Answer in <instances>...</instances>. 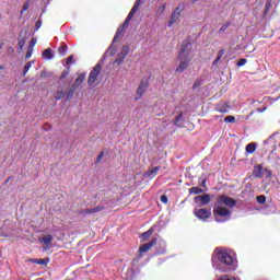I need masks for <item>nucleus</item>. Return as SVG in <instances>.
Instances as JSON below:
<instances>
[{
  "label": "nucleus",
  "mask_w": 280,
  "mask_h": 280,
  "mask_svg": "<svg viewBox=\"0 0 280 280\" xmlns=\"http://www.w3.org/2000/svg\"><path fill=\"white\" fill-rule=\"evenodd\" d=\"M196 1H198V0H192L194 3H196Z\"/></svg>",
  "instance_id": "13d9d810"
},
{
  "label": "nucleus",
  "mask_w": 280,
  "mask_h": 280,
  "mask_svg": "<svg viewBox=\"0 0 280 280\" xmlns=\"http://www.w3.org/2000/svg\"><path fill=\"white\" fill-rule=\"evenodd\" d=\"M165 8H166L165 4H162V5L160 7V9H161L162 11L165 10Z\"/></svg>",
  "instance_id": "864d4df0"
},
{
  "label": "nucleus",
  "mask_w": 280,
  "mask_h": 280,
  "mask_svg": "<svg viewBox=\"0 0 280 280\" xmlns=\"http://www.w3.org/2000/svg\"><path fill=\"white\" fill-rule=\"evenodd\" d=\"M161 170V166H154L150 171L147 172L149 176H156V173Z\"/></svg>",
  "instance_id": "cd10ccee"
},
{
  "label": "nucleus",
  "mask_w": 280,
  "mask_h": 280,
  "mask_svg": "<svg viewBox=\"0 0 280 280\" xmlns=\"http://www.w3.org/2000/svg\"><path fill=\"white\" fill-rule=\"evenodd\" d=\"M44 60H54V50L51 48H47L42 52Z\"/></svg>",
  "instance_id": "2eb2a0df"
},
{
  "label": "nucleus",
  "mask_w": 280,
  "mask_h": 280,
  "mask_svg": "<svg viewBox=\"0 0 280 280\" xmlns=\"http://www.w3.org/2000/svg\"><path fill=\"white\" fill-rule=\"evenodd\" d=\"M52 241H54V235H51V234H47L43 238L39 240V242H42V244H45L46 246H49Z\"/></svg>",
  "instance_id": "a211bd4d"
},
{
  "label": "nucleus",
  "mask_w": 280,
  "mask_h": 280,
  "mask_svg": "<svg viewBox=\"0 0 280 280\" xmlns=\"http://www.w3.org/2000/svg\"><path fill=\"white\" fill-rule=\"evenodd\" d=\"M30 69H32V61H28V62L24 66L23 78H25V75H27V71H30Z\"/></svg>",
  "instance_id": "c756f323"
},
{
  "label": "nucleus",
  "mask_w": 280,
  "mask_h": 280,
  "mask_svg": "<svg viewBox=\"0 0 280 280\" xmlns=\"http://www.w3.org/2000/svg\"><path fill=\"white\" fill-rule=\"evenodd\" d=\"M42 26H43V20H38V21L35 23V32H38Z\"/></svg>",
  "instance_id": "58836bf2"
},
{
  "label": "nucleus",
  "mask_w": 280,
  "mask_h": 280,
  "mask_svg": "<svg viewBox=\"0 0 280 280\" xmlns=\"http://www.w3.org/2000/svg\"><path fill=\"white\" fill-rule=\"evenodd\" d=\"M125 277H126V280H135V269L132 268L127 269Z\"/></svg>",
  "instance_id": "393cba45"
},
{
  "label": "nucleus",
  "mask_w": 280,
  "mask_h": 280,
  "mask_svg": "<svg viewBox=\"0 0 280 280\" xmlns=\"http://www.w3.org/2000/svg\"><path fill=\"white\" fill-rule=\"evenodd\" d=\"M215 203L221 207H229L230 209H233V207L237 205V201L231 197H226V195H221L218 197Z\"/></svg>",
  "instance_id": "423d86ee"
},
{
  "label": "nucleus",
  "mask_w": 280,
  "mask_h": 280,
  "mask_svg": "<svg viewBox=\"0 0 280 280\" xmlns=\"http://www.w3.org/2000/svg\"><path fill=\"white\" fill-rule=\"evenodd\" d=\"M198 86V83H194L192 89H196Z\"/></svg>",
  "instance_id": "5fc2aeb1"
},
{
  "label": "nucleus",
  "mask_w": 280,
  "mask_h": 280,
  "mask_svg": "<svg viewBox=\"0 0 280 280\" xmlns=\"http://www.w3.org/2000/svg\"><path fill=\"white\" fill-rule=\"evenodd\" d=\"M179 65L176 68L177 73H183L187 67H189L190 58H185V57H178Z\"/></svg>",
  "instance_id": "f8f14e48"
},
{
  "label": "nucleus",
  "mask_w": 280,
  "mask_h": 280,
  "mask_svg": "<svg viewBox=\"0 0 280 280\" xmlns=\"http://www.w3.org/2000/svg\"><path fill=\"white\" fill-rule=\"evenodd\" d=\"M149 86H150V79H143L137 89L138 97H143Z\"/></svg>",
  "instance_id": "9b49d317"
},
{
  "label": "nucleus",
  "mask_w": 280,
  "mask_h": 280,
  "mask_svg": "<svg viewBox=\"0 0 280 280\" xmlns=\"http://www.w3.org/2000/svg\"><path fill=\"white\" fill-rule=\"evenodd\" d=\"M231 215H232V212L231 210H229V208L214 203L213 217L215 222H219V223L229 222V220H231Z\"/></svg>",
  "instance_id": "7ed1b4c3"
},
{
  "label": "nucleus",
  "mask_w": 280,
  "mask_h": 280,
  "mask_svg": "<svg viewBox=\"0 0 280 280\" xmlns=\"http://www.w3.org/2000/svg\"><path fill=\"white\" fill-rule=\"evenodd\" d=\"M102 159H104V152L103 151L97 155L96 163H100V161H102Z\"/></svg>",
  "instance_id": "a18cd8bd"
},
{
  "label": "nucleus",
  "mask_w": 280,
  "mask_h": 280,
  "mask_svg": "<svg viewBox=\"0 0 280 280\" xmlns=\"http://www.w3.org/2000/svg\"><path fill=\"white\" fill-rule=\"evenodd\" d=\"M255 150H257V142H250L245 147V152L247 154L255 153Z\"/></svg>",
  "instance_id": "dca6fc26"
},
{
  "label": "nucleus",
  "mask_w": 280,
  "mask_h": 280,
  "mask_svg": "<svg viewBox=\"0 0 280 280\" xmlns=\"http://www.w3.org/2000/svg\"><path fill=\"white\" fill-rule=\"evenodd\" d=\"M254 178H272V171L264 168L262 164H256L253 168Z\"/></svg>",
  "instance_id": "20e7f679"
},
{
  "label": "nucleus",
  "mask_w": 280,
  "mask_h": 280,
  "mask_svg": "<svg viewBox=\"0 0 280 280\" xmlns=\"http://www.w3.org/2000/svg\"><path fill=\"white\" fill-rule=\"evenodd\" d=\"M67 75H69V72H62L61 73V79L63 80V78H67Z\"/></svg>",
  "instance_id": "603ef678"
},
{
  "label": "nucleus",
  "mask_w": 280,
  "mask_h": 280,
  "mask_svg": "<svg viewBox=\"0 0 280 280\" xmlns=\"http://www.w3.org/2000/svg\"><path fill=\"white\" fill-rule=\"evenodd\" d=\"M184 9L185 5L179 4L171 14V19H173V21H177L178 19H180V12H183Z\"/></svg>",
  "instance_id": "4468645a"
},
{
  "label": "nucleus",
  "mask_w": 280,
  "mask_h": 280,
  "mask_svg": "<svg viewBox=\"0 0 280 280\" xmlns=\"http://www.w3.org/2000/svg\"><path fill=\"white\" fill-rule=\"evenodd\" d=\"M229 27H231V22L223 24L219 30V34H224L229 30Z\"/></svg>",
  "instance_id": "c85d7f7f"
},
{
  "label": "nucleus",
  "mask_w": 280,
  "mask_h": 280,
  "mask_svg": "<svg viewBox=\"0 0 280 280\" xmlns=\"http://www.w3.org/2000/svg\"><path fill=\"white\" fill-rule=\"evenodd\" d=\"M4 67L3 66H0V71H3Z\"/></svg>",
  "instance_id": "4d7b16f0"
},
{
  "label": "nucleus",
  "mask_w": 280,
  "mask_h": 280,
  "mask_svg": "<svg viewBox=\"0 0 280 280\" xmlns=\"http://www.w3.org/2000/svg\"><path fill=\"white\" fill-rule=\"evenodd\" d=\"M194 202L195 205H197V207H205L209 205V202H211V196L210 195L196 196L194 198Z\"/></svg>",
  "instance_id": "9d476101"
},
{
  "label": "nucleus",
  "mask_w": 280,
  "mask_h": 280,
  "mask_svg": "<svg viewBox=\"0 0 280 280\" xmlns=\"http://www.w3.org/2000/svg\"><path fill=\"white\" fill-rule=\"evenodd\" d=\"M220 60H222V56L221 55H219L217 57V59L212 62V65H218V62H220Z\"/></svg>",
  "instance_id": "de8ad7c7"
},
{
  "label": "nucleus",
  "mask_w": 280,
  "mask_h": 280,
  "mask_svg": "<svg viewBox=\"0 0 280 280\" xmlns=\"http://www.w3.org/2000/svg\"><path fill=\"white\" fill-rule=\"evenodd\" d=\"M217 110H218V113H229V107L223 106V105H218Z\"/></svg>",
  "instance_id": "473e14b6"
},
{
  "label": "nucleus",
  "mask_w": 280,
  "mask_h": 280,
  "mask_svg": "<svg viewBox=\"0 0 280 280\" xmlns=\"http://www.w3.org/2000/svg\"><path fill=\"white\" fill-rule=\"evenodd\" d=\"M194 214L196 218H198V220H201V222H207V220L211 218V211L205 208H200V209L196 208L194 210Z\"/></svg>",
  "instance_id": "0eeeda50"
},
{
  "label": "nucleus",
  "mask_w": 280,
  "mask_h": 280,
  "mask_svg": "<svg viewBox=\"0 0 280 280\" xmlns=\"http://www.w3.org/2000/svg\"><path fill=\"white\" fill-rule=\"evenodd\" d=\"M201 187H207V179H202L199 184Z\"/></svg>",
  "instance_id": "8fccbe9b"
},
{
  "label": "nucleus",
  "mask_w": 280,
  "mask_h": 280,
  "mask_svg": "<svg viewBox=\"0 0 280 280\" xmlns=\"http://www.w3.org/2000/svg\"><path fill=\"white\" fill-rule=\"evenodd\" d=\"M246 62H247V60L245 58H241V59H238L236 65H237V67H244V65H246Z\"/></svg>",
  "instance_id": "ea45409f"
},
{
  "label": "nucleus",
  "mask_w": 280,
  "mask_h": 280,
  "mask_svg": "<svg viewBox=\"0 0 280 280\" xmlns=\"http://www.w3.org/2000/svg\"><path fill=\"white\" fill-rule=\"evenodd\" d=\"M129 51H130V48L128 46H124L121 48V50L119 51V54H121L126 58V56H128Z\"/></svg>",
  "instance_id": "2f4dec72"
},
{
  "label": "nucleus",
  "mask_w": 280,
  "mask_h": 280,
  "mask_svg": "<svg viewBox=\"0 0 280 280\" xmlns=\"http://www.w3.org/2000/svg\"><path fill=\"white\" fill-rule=\"evenodd\" d=\"M266 108H267V107L257 108V113H266Z\"/></svg>",
  "instance_id": "3c124183"
},
{
  "label": "nucleus",
  "mask_w": 280,
  "mask_h": 280,
  "mask_svg": "<svg viewBox=\"0 0 280 280\" xmlns=\"http://www.w3.org/2000/svg\"><path fill=\"white\" fill-rule=\"evenodd\" d=\"M2 48H3V43L0 42V49H2Z\"/></svg>",
  "instance_id": "6e6d98bb"
},
{
  "label": "nucleus",
  "mask_w": 280,
  "mask_h": 280,
  "mask_svg": "<svg viewBox=\"0 0 280 280\" xmlns=\"http://www.w3.org/2000/svg\"><path fill=\"white\" fill-rule=\"evenodd\" d=\"M165 253V243H163V248L161 250H156L158 255H163Z\"/></svg>",
  "instance_id": "49530a36"
},
{
  "label": "nucleus",
  "mask_w": 280,
  "mask_h": 280,
  "mask_svg": "<svg viewBox=\"0 0 280 280\" xmlns=\"http://www.w3.org/2000/svg\"><path fill=\"white\" fill-rule=\"evenodd\" d=\"M124 60H126V57L122 56L121 52H118V55L116 56V59L114 61V65H121L124 62Z\"/></svg>",
  "instance_id": "bb28decb"
},
{
  "label": "nucleus",
  "mask_w": 280,
  "mask_h": 280,
  "mask_svg": "<svg viewBox=\"0 0 280 280\" xmlns=\"http://www.w3.org/2000/svg\"><path fill=\"white\" fill-rule=\"evenodd\" d=\"M189 194H194L195 196H198V194H205V190L200 187H191L189 189Z\"/></svg>",
  "instance_id": "a878e982"
},
{
  "label": "nucleus",
  "mask_w": 280,
  "mask_h": 280,
  "mask_svg": "<svg viewBox=\"0 0 280 280\" xmlns=\"http://www.w3.org/2000/svg\"><path fill=\"white\" fill-rule=\"evenodd\" d=\"M256 200H257L258 205H265L266 203V197L264 195L257 196Z\"/></svg>",
  "instance_id": "72a5a7b5"
},
{
  "label": "nucleus",
  "mask_w": 280,
  "mask_h": 280,
  "mask_svg": "<svg viewBox=\"0 0 280 280\" xmlns=\"http://www.w3.org/2000/svg\"><path fill=\"white\" fill-rule=\"evenodd\" d=\"M160 200H161V202H163V205H167V196L162 195V196L160 197Z\"/></svg>",
  "instance_id": "37998d69"
},
{
  "label": "nucleus",
  "mask_w": 280,
  "mask_h": 280,
  "mask_svg": "<svg viewBox=\"0 0 280 280\" xmlns=\"http://www.w3.org/2000/svg\"><path fill=\"white\" fill-rule=\"evenodd\" d=\"M62 97H65V91L58 90L55 95V100L60 101V100H62Z\"/></svg>",
  "instance_id": "7c9ffc66"
},
{
  "label": "nucleus",
  "mask_w": 280,
  "mask_h": 280,
  "mask_svg": "<svg viewBox=\"0 0 280 280\" xmlns=\"http://www.w3.org/2000/svg\"><path fill=\"white\" fill-rule=\"evenodd\" d=\"M175 126H178V128H180V126H183V124H185V118H183V113H179L178 116L175 117Z\"/></svg>",
  "instance_id": "aec40b11"
},
{
  "label": "nucleus",
  "mask_w": 280,
  "mask_h": 280,
  "mask_svg": "<svg viewBox=\"0 0 280 280\" xmlns=\"http://www.w3.org/2000/svg\"><path fill=\"white\" fill-rule=\"evenodd\" d=\"M102 62H104V58H102L100 62L90 72L88 78L89 86H93L95 84V80H97V75L102 73Z\"/></svg>",
  "instance_id": "39448f33"
},
{
  "label": "nucleus",
  "mask_w": 280,
  "mask_h": 280,
  "mask_svg": "<svg viewBox=\"0 0 280 280\" xmlns=\"http://www.w3.org/2000/svg\"><path fill=\"white\" fill-rule=\"evenodd\" d=\"M190 54H191V43H189V40H184L182 44V48L179 49L178 57L189 58Z\"/></svg>",
  "instance_id": "6e6552de"
},
{
  "label": "nucleus",
  "mask_w": 280,
  "mask_h": 280,
  "mask_svg": "<svg viewBox=\"0 0 280 280\" xmlns=\"http://www.w3.org/2000/svg\"><path fill=\"white\" fill-rule=\"evenodd\" d=\"M218 280H237V279H235V277H231L229 275H223Z\"/></svg>",
  "instance_id": "e433bc0d"
},
{
  "label": "nucleus",
  "mask_w": 280,
  "mask_h": 280,
  "mask_svg": "<svg viewBox=\"0 0 280 280\" xmlns=\"http://www.w3.org/2000/svg\"><path fill=\"white\" fill-rule=\"evenodd\" d=\"M212 268L217 272H233L237 270V258L233 250L217 247L212 254Z\"/></svg>",
  "instance_id": "f257e3e1"
},
{
  "label": "nucleus",
  "mask_w": 280,
  "mask_h": 280,
  "mask_svg": "<svg viewBox=\"0 0 280 280\" xmlns=\"http://www.w3.org/2000/svg\"><path fill=\"white\" fill-rule=\"evenodd\" d=\"M141 3H143V0H136L133 7L131 8L130 12L128 13V15L125 20V22L116 31V33L114 35V42L119 40V37L124 35V32H126V27H128V24L130 23V21H132V16H135V14H137V12H139V8L141 5Z\"/></svg>",
  "instance_id": "f03ea898"
},
{
  "label": "nucleus",
  "mask_w": 280,
  "mask_h": 280,
  "mask_svg": "<svg viewBox=\"0 0 280 280\" xmlns=\"http://www.w3.org/2000/svg\"><path fill=\"white\" fill-rule=\"evenodd\" d=\"M174 23H176V20L171 18L168 21V27H172V25H174Z\"/></svg>",
  "instance_id": "09e8293b"
},
{
  "label": "nucleus",
  "mask_w": 280,
  "mask_h": 280,
  "mask_svg": "<svg viewBox=\"0 0 280 280\" xmlns=\"http://www.w3.org/2000/svg\"><path fill=\"white\" fill-rule=\"evenodd\" d=\"M35 46H36V38H32L28 45V49H34Z\"/></svg>",
  "instance_id": "79ce46f5"
},
{
  "label": "nucleus",
  "mask_w": 280,
  "mask_h": 280,
  "mask_svg": "<svg viewBox=\"0 0 280 280\" xmlns=\"http://www.w3.org/2000/svg\"><path fill=\"white\" fill-rule=\"evenodd\" d=\"M152 233H154V230L152 229H149L147 232L142 233V241L145 242L147 240H150V237H152Z\"/></svg>",
  "instance_id": "5701e85b"
},
{
  "label": "nucleus",
  "mask_w": 280,
  "mask_h": 280,
  "mask_svg": "<svg viewBox=\"0 0 280 280\" xmlns=\"http://www.w3.org/2000/svg\"><path fill=\"white\" fill-rule=\"evenodd\" d=\"M73 62V55L69 56L66 60V65H72Z\"/></svg>",
  "instance_id": "c03bdc74"
},
{
  "label": "nucleus",
  "mask_w": 280,
  "mask_h": 280,
  "mask_svg": "<svg viewBox=\"0 0 280 280\" xmlns=\"http://www.w3.org/2000/svg\"><path fill=\"white\" fill-rule=\"evenodd\" d=\"M224 121H225V124H234V121H235V116H226V117L224 118Z\"/></svg>",
  "instance_id": "c9c22d12"
},
{
  "label": "nucleus",
  "mask_w": 280,
  "mask_h": 280,
  "mask_svg": "<svg viewBox=\"0 0 280 280\" xmlns=\"http://www.w3.org/2000/svg\"><path fill=\"white\" fill-rule=\"evenodd\" d=\"M27 10H30V3H24L21 10V14H23V12H27Z\"/></svg>",
  "instance_id": "a19ab883"
},
{
  "label": "nucleus",
  "mask_w": 280,
  "mask_h": 280,
  "mask_svg": "<svg viewBox=\"0 0 280 280\" xmlns=\"http://www.w3.org/2000/svg\"><path fill=\"white\" fill-rule=\"evenodd\" d=\"M69 47L67 46V44H62L59 48H58V54L59 56H67V51H68Z\"/></svg>",
  "instance_id": "412c9836"
},
{
  "label": "nucleus",
  "mask_w": 280,
  "mask_h": 280,
  "mask_svg": "<svg viewBox=\"0 0 280 280\" xmlns=\"http://www.w3.org/2000/svg\"><path fill=\"white\" fill-rule=\"evenodd\" d=\"M154 244H156V240L152 238L149 243L142 244L139 247V253L140 255H138L133 261H139V259H141V257H143V253H148V250H150V248H152V246H154Z\"/></svg>",
  "instance_id": "1a4fd4ad"
},
{
  "label": "nucleus",
  "mask_w": 280,
  "mask_h": 280,
  "mask_svg": "<svg viewBox=\"0 0 280 280\" xmlns=\"http://www.w3.org/2000/svg\"><path fill=\"white\" fill-rule=\"evenodd\" d=\"M32 54H34V48H28L25 55L26 60H30V58H32Z\"/></svg>",
  "instance_id": "4c0bfd02"
},
{
  "label": "nucleus",
  "mask_w": 280,
  "mask_h": 280,
  "mask_svg": "<svg viewBox=\"0 0 280 280\" xmlns=\"http://www.w3.org/2000/svg\"><path fill=\"white\" fill-rule=\"evenodd\" d=\"M32 264H37V266H47L49 264V259H43V258H33L31 259Z\"/></svg>",
  "instance_id": "f3484780"
},
{
  "label": "nucleus",
  "mask_w": 280,
  "mask_h": 280,
  "mask_svg": "<svg viewBox=\"0 0 280 280\" xmlns=\"http://www.w3.org/2000/svg\"><path fill=\"white\" fill-rule=\"evenodd\" d=\"M75 93V85H71L69 91L66 93V102H69L73 98V94Z\"/></svg>",
  "instance_id": "6ab92c4d"
},
{
  "label": "nucleus",
  "mask_w": 280,
  "mask_h": 280,
  "mask_svg": "<svg viewBox=\"0 0 280 280\" xmlns=\"http://www.w3.org/2000/svg\"><path fill=\"white\" fill-rule=\"evenodd\" d=\"M18 47L20 51H23V47H25V38L19 39Z\"/></svg>",
  "instance_id": "f704fd0d"
},
{
  "label": "nucleus",
  "mask_w": 280,
  "mask_h": 280,
  "mask_svg": "<svg viewBox=\"0 0 280 280\" xmlns=\"http://www.w3.org/2000/svg\"><path fill=\"white\" fill-rule=\"evenodd\" d=\"M84 78L85 75L84 74H80L75 81H74V84L72 86H74V89H78V86H80V84H82V82H84Z\"/></svg>",
  "instance_id": "b1692460"
},
{
  "label": "nucleus",
  "mask_w": 280,
  "mask_h": 280,
  "mask_svg": "<svg viewBox=\"0 0 280 280\" xmlns=\"http://www.w3.org/2000/svg\"><path fill=\"white\" fill-rule=\"evenodd\" d=\"M117 40L115 38L113 39L110 46L107 48L105 55H104V60H106V56H115L117 54V46L115 45Z\"/></svg>",
  "instance_id": "ddd939ff"
},
{
  "label": "nucleus",
  "mask_w": 280,
  "mask_h": 280,
  "mask_svg": "<svg viewBox=\"0 0 280 280\" xmlns=\"http://www.w3.org/2000/svg\"><path fill=\"white\" fill-rule=\"evenodd\" d=\"M100 211H102V208L100 207H96V208H91V209H85L82 211V213H85V214H92V213H100Z\"/></svg>",
  "instance_id": "4be33fe9"
}]
</instances>
